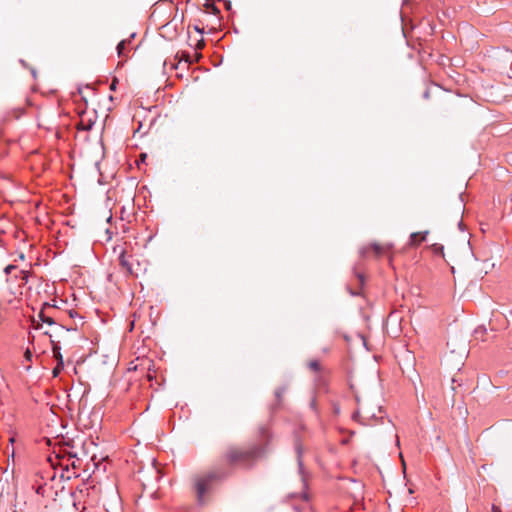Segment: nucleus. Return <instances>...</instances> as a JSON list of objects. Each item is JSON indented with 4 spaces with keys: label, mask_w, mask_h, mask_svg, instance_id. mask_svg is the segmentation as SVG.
I'll list each match as a JSON object with an SVG mask.
<instances>
[{
    "label": "nucleus",
    "mask_w": 512,
    "mask_h": 512,
    "mask_svg": "<svg viewBox=\"0 0 512 512\" xmlns=\"http://www.w3.org/2000/svg\"><path fill=\"white\" fill-rule=\"evenodd\" d=\"M266 451L267 444H252L246 448L229 445L220 458V461L225 464L228 469L216 468L195 480L194 486L197 503L199 505L205 503V494L208 492L213 482L226 479L232 473V469L236 467L244 469L253 468L257 461L266 454Z\"/></svg>",
    "instance_id": "1"
},
{
    "label": "nucleus",
    "mask_w": 512,
    "mask_h": 512,
    "mask_svg": "<svg viewBox=\"0 0 512 512\" xmlns=\"http://www.w3.org/2000/svg\"><path fill=\"white\" fill-rule=\"evenodd\" d=\"M118 260L120 270L125 276L138 277L141 273L146 272L145 261H141L136 255L128 253L126 250L120 253Z\"/></svg>",
    "instance_id": "2"
},
{
    "label": "nucleus",
    "mask_w": 512,
    "mask_h": 512,
    "mask_svg": "<svg viewBox=\"0 0 512 512\" xmlns=\"http://www.w3.org/2000/svg\"><path fill=\"white\" fill-rule=\"evenodd\" d=\"M99 501L106 511L114 509L120 505V495L115 483L111 482L105 489L100 490Z\"/></svg>",
    "instance_id": "3"
},
{
    "label": "nucleus",
    "mask_w": 512,
    "mask_h": 512,
    "mask_svg": "<svg viewBox=\"0 0 512 512\" xmlns=\"http://www.w3.org/2000/svg\"><path fill=\"white\" fill-rule=\"evenodd\" d=\"M55 476V471H36L31 478L32 487L35 489V492L43 497L47 496L48 492L46 480H53Z\"/></svg>",
    "instance_id": "4"
},
{
    "label": "nucleus",
    "mask_w": 512,
    "mask_h": 512,
    "mask_svg": "<svg viewBox=\"0 0 512 512\" xmlns=\"http://www.w3.org/2000/svg\"><path fill=\"white\" fill-rule=\"evenodd\" d=\"M74 448L75 447L72 446L69 450H65L64 456L62 457H60L59 455L56 456V459L59 461V465L61 467L65 466V470L67 472L69 465H71L73 469H79L83 462L82 456L86 455L84 451H81V453H79L78 451H75Z\"/></svg>",
    "instance_id": "5"
},
{
    "label": "nucleus",
    "mask_w": 512,
    "mask_h": 512,
    "mask_svg": "<svg viewBox=\"0 0 512 512\" xmlns=\"http://www.w3.org/2000/svg\"><path fill=\"white\" fill-rule=\"evenodd\" d=\"M56 303L50 304L48 302H45L42 305V308L38 314V318L42 323H46L48 325H55L56 319H55V312L57 309Z\"/></svg>",
    "instance_id": "6"
},
{
    "label": "nucleus",
    "mask_w": 512,
    "mask_h": 512,
    "mask_svg": "<svg viewBox=\"0 0 512 512\" xmlns=\"http://www.w3.org/2000/svg\"><path fill=\"white\" fill-rule=\"evenodd\" d=\"M382 418L383 417L377 418L374 413H368V415L366 417H362L359 410H356L352 414V419L354 421L360 423L361 425H365V426L372 425V422H371L372 419H375V421L377 422L378 420H382Z\"/></svg>",
    "instance_id": "7"
},
{
    "label": "nucleus",
    "mask_w": 512,
    "mask_h": 512,
    "mask_svg": "<svg viewBox=\"0 0 512 512\" xmlns=\"http://www.w3.org/2000/svg\"><path fill=\"white\" fill-rule=\"evenodd\" d=\"M428 231L424 232H413L410 234L409 237V246L411 247H418L422 242L426 240V237L428 235Z\"/></svg>",
    "instance_id": "8"
},
{
    "label": "nucleus",
    "mask_w": 512,
    "mask_h": 512,
    "mask_svg": "<svg viewBox=\"0 0 512 512\" xmlns=\"http://www.w3.org/2000/svg\"><path fill=\"white\" fill-rule=\"evenodd\" d=\"M295 450H296V454H297V464H298L299 473L301 475H303V473H304V464H303V460H302L303 446L299 439H296V441H295Z\"/></svg>",
    "instance_id": "9"
},
{
    "label": "nucleus",
    "mask_w": 512,
    "mask_h": 512,
    "mask_svg": "<svg viewBox=\"0 0 512 512\" xmlns=\"http://www.w3.org/2000/svg\"><path fill=\"white\" fill-rule=\"evenodd\" d=\"M370 249L373 250L376 256H381L384 253V248L378 243H372L369 247H362L359 253L362 257H366Z\"/></svg>",
    "instance_id": "10"
},
{
    "label": "nucleus",
    "mask_w": 512,
    "mask_h": 512,
    "mask_svg": "<svg viewBox=\"0 0 512 512\" xmlns=\"http://www.w3.org/2000/svg\"><path fill=\"white\" fill-rule=\"evenodd\" d=\"M95 124V121L92 118L85 119L81 116L80 121L77 123L76 127L78 131H90Z\"/></svg>",
    "instance_id": "11"
},
{
    "label": "nucleus",
    "mask_w": 512,
    "mask_h": 512,
    "mask_svg": "<svg viewBox=\"0 0 512 512\" xmlns=\"http://www.w3.org/2000/svg\"><path fill=\"white\" fill-rule=\"evenodd\" d=\"M51 343H52V351H53V354H54V358L56 359L57 363L61 365H64V360H63V356L61 354V347L59 346V344L53 340H51Z\"/></svg>",
    "instance_id": "12"
},
{
    "label": "nucleus",
    "mask_w": 512,
    "mask_h": 512,
    "mask_svg": "<svg viewBox=\"0 0 512 512\" xmlns=\"http://www.w3.org/2000/svg\"><path fill=\"white\" fill-rule=\"evenodd\" d=\"M308 368L313 371V372H321L322 371V367H321V364L318 360L316 359H313V360H310L307 364Z\"/></svg>",
    "instance_id": "13"
},
{
    "label": "nucleus",
    "mask_w": 512,
    "mask_h": 512,
    "mask_svg": "<svg viewBox=\"0 0 512 512\" xmlns=\"http://www.w3.org/2000/svg\"><path fill=\"white\" fill-rule=\"evenodd\" d=\"M286 392V388L285 387H278L276 390H275V398L277 400V405H280L281 402H282V398H283V395L285 394Z\"/></svg>",
    "instance_id": "14"
},
{
    "label": "nucleus",
    "mask_w": 512,
    "mask_h": 512,
    "mask_svg": "<svg viewBox=\"0 0 512 512\" xmlns=\"http://www.w3.org/2000/svg\"><path fill=\"white\" fill-rule=\"evenodd\" d=\"M259 434L261 436L262 439H265L267 441H269L270 437H271V433H270V430L268 427L266 426H261L259 427Z\"/></svg>",
    "instance_id": "15"
},
{
    "label": "nucleus",
    "mask_w": 512,
    "mask_h": 512,
    "mask_svg": "<svg viewBox=\"0 0 512 512\" xmlns=\"http://www.w3.org/2000/svg\"><path fill=\"white\" fill-rule=\"evenodd\" d=\"M129 40H122L117 45V53L119 57H122L124 55V50L126 47V44L129 43Z\"/></svg>",
    "instance_id": "16"
},
{
    "label": "nucleus",
    "mask_w": 512,
    "mask_h": 512,
    "mask_svg": "<svg viewBox=\"0 0 512 512\" xmlns=\"http://www.w3.org/2000/svg\"><path fill=\"white\" fill-rule=\"evenodd\" d=\"M431 249L433 250L434 254L444 256L443 245L435 243V244L431 245Z\"/></svg>",
    "instance_id": "17"
},
{
    "label": "nucleus",
    "mask_w": 512,
    "mask_h": 512,
    "mask_svg": "<svg viewBox=\"0 0 512 512\" xmlns=\"http://www.w3.org/2000/svg\"><path fill=\"white\" fill-rule=\"evenodd\" d=\"M206 8L211 11L214 15L220 14V9L214 3H206Z\"/></svg>",
    "instance_id": "18"
},
{
    "label": "nucleus",
    "mask_w": 512,
    "mask_h": 512,
    "mask_svg": "<svg viewBox=\"0 0 512 512\" xmlns=\"http://www.w3.org/2000/svg\"><path fill=\"white\" fill-rule=\"evenodd\" d=\"M63 369H64V365L60 366V364L57 363L56 366L52 370L53 377H58Z\"/></svg>",
    "instance_id": "19"
},
{
    "label": "nucleus",
    "mask_w": 512,
    "mask_h": 512,
    "mask_svg": "<svg viewBox=\"0 0 512 512\" xmlns=\"http://www.w3.org/2000/svg\"><path fill=\"white\" fill-rule=\"evenodd\" d=\"M310 408L316 413L319 414L318 408H317V400L315 397H313L310 401Z\"/></svg>",
    "instance_id": "20"
},
{
    "label": "nucleus",
    "mask_w": 512,
    "mask_h": 512,
    "mask_svg": "<svg viewBox=\"0 0 512 512\" xmlns=\"http://www.w3.org/2000/svg\"><path fill=\"white\" fill-rule=\"evenodd\" d=\"M16 278L20 277L26 283L28 280V273L24 270L19 271V275H15Z\"/></svg>",
    "instance_id": "21"
},
{
    "label": "nucleus",
    "mask_w": 512,
    "mask_h": 512,
    "mask_svg": "<svg viewBox=\"0 0 512 512\" xmlns=\"http://www.w3.org/2000/svg\"><path fill=\"white\" fill-rule=\"evenodd\" d=\"M17 269V266L13 265V264H9L7 265L5 268H4V273L6 275H9L13 270H16Z\"/></svg>",
    "instance_id": "22"
},
{
    "label": "nucleus",
    "mask_w": 512,
    "mask_h": 512,
    "mask_svg": "<svg viewBox=\"0 0 512 512\" xmlns=\"http://www.w3.org/2000/svg\"><path fill=\"white\" fill-rule=\"evenodd\" d=\"M354 274L358 278L360 286L362 287L364 285V275L361 272H358L356 269L354 271Z\"/></svg>",
    "instance_id": "23"
},
{
    "label": "nucleus",
    "mask_w": 512,
    "mask_h": 512,
    "mask_svg": "<svg viewBox=\"0 0 512 512\" xmlns=\"http://www.w3.org/2000/svg\"><path fill=\"white\" fill-rule=\"evenodd\" d=\"M332 409H333V413L335 415H339L340 414V405L336 402H333L332 403Z\"/></svg>",
    "instance_id": "24"
},
{
    "label": "nucleus",
    "mask_w": 512,
    "mask_h": 512,
    "mask_svg": "<svg viewBox=\"0 0 512 512\" xmlns=\"http://www.w3.org/2000/svg\"><path fill=\"white\" fill-rule=\"evenodd\" d=\"M32 357H33L32 352H31L29 349H27V350L25 351V353H24V358H25L27 361H31Z\"/></svg>",
    "instance_id": "25"
},
{
    "label": "nucleus",
    "mask_w": 512,
    "mask_h": 512,
    "mask_svg": "<svg viewBox=\"0 0 512 512\" xmlns=\"http://www.w3.org/2000/svg\"><path fill=\"white\" fill-rule=\"evenodd\" d=\"M203 47H204V40L203 39L198 40L197 43L195 44V49L200 50Z\"/></svg>",
    "instance_id": "26"
},
{
    "label": "nucleus",
    "mask_w": 512,
    "mask_h": 512,
    "mask_svg": "<svg viewBox=\"0 0 512 512\" xmlns=\"http://www.w3.org/2000/svg\"><path fill=\"white\" fill-rule=\"evenodd\" d=\"M118 84V80L114 78L110 83V90L114 91L116 89V86Z\"/></svg>",
    "instance_id": "27"
},
{
    "label": "nucleus",
    "mask_w": 512,
    "mask_h": 512,
    "mask_svg": "<svg viewBox=\"0 0 512 512\" xmlns=\"http://www.w3.org/2000/svg\"><path fill=\"white\" fill-rule=\"evenodd\" d=\"M146 158H147V155L145 153L140 154V158H139V161H137V165L139 166L140 162L144 163Z\"/></svg>",
    "instance_id": "28"
},
{
    "label": "nucleus",
    "mask_w": 512,
    "mask_h": 512,
    "mask_svg": "<svg viewBox=\"0 0 512 512\" xmlns=\"http://www.w3.org/2000/svg\"><path fill=\"white\" fill-rule=\"evenodd\" d=\"M492 512H502L501 508L495 504L492 505Z\"/></svg>",
    "instance_id": "29"
},
{
    "label": "nucleus",
    "mask_w": 512,
    "mask_h": 512,
    "mask_svg": "<svg viewBox=\"0 0 512 512\" xmlns=\"http://www.w3.org/2000/svg\"><path fill=\"white\" fill-rule=\"evenodd\" d=\"M194 30L200 34H203L204 33V29L203 28H200L199 26H194Z\"/></svg>",
    "instance_id": "30"
},
{
    "label": "nucleus",
    "mask_w": 512,
    "mask_h": 512,
    "mask_svg": "<svg viewBox=\"0 0 512 512\" xmlns=\"http://www.w3.org/2000/svg\"><path fill=\"white\" fill-rule=\"evenodd\" d=\"M423 97H424L425 99H428V98L430 97V91H429V89H428V88L424 91V93H423Z\"/></svg>",
    "instance_id": "31"
},
{
    "label": "nucleus",
    "mask_w": 512,
    "mask_h": 512,
    "mask_svg": "<svg viewBox=\"0 0 512 512\" xmlns=\"http://www.w3.org/2000/svg\"><path fill=\"white\" fill-rule=\"evenodd\" d=\"M76 315H77V312H76L75 310H70V311H69V316H70L71 318H74Z\"/></svg>",
    "instance_id": "32"
},
{
    "label": "nucleus",
    "mask_w": 512,
    "mask_h": 512,
    "mask_svg": "<svg viewBox=\"0 0 512 512\" xmlns=\"http://www.w3.org/2000/svg\"><path fill=\"white\" fill-rule=\"evenodd\" d=\"M349 293H350L351 295H353V296H357V295H359V294H360L359 292H357V291H353V290H351L350 288H349Z\"/></svg>",
    "instance_id": "33"
},
{
    "label": "nucleus",
    "mask_w": 512,
    "mask_h": 512,
    "mask_svg": "<svg viewBox=\"0 0 512 512\" xmlns=\"http://www.w3.org/2000/svg\"><path fill=\"white\" fill-rule=\"evenodd\" d=\"M180 63V61L178 63H171V69H177L178 67V64Z\"/></svg>",
    "instance_id": "34"
},
{
    "label": "nucleus",
    "mask_w": 512,
    "mask_h": 512,
    "mask_svg": "<svg viewBox=\"0 0 512 512\" xmlns=\"http://www.w3.org/2000/svg\"><path fill=\"white\" fill-rule=\"evenodd\" d=\"M225 6H226V9H228V10H229V9L231 8V2H230V1H227V2L225 3Z\"/></svg>",
    "instance_id": "35"
},
{
    "label": "nucleus",
    "mask_w": 512,
    "mask_h": 512,
    "mask_svg": "<svg viewBox=\"0 0 512 512\" xmlns=\"http://www.w3.org/2000/svg\"><path fill=\"white\" fill-rule=\"evenodd\" d=\"M48 461L51 463V467L54 468L56 464L51 460L50 457L48 458Z\"/></svg>",
    "instance_id": "36"
},
{
    "label": "nucleus",
    "mask_w": 512,
    "mask_h": 512,
    "mask_svg": "<svg viewBox=\"0 0 512 512\" xmlns=\"http://www.w3.org/2000/svg\"><path fill=\"white\" fill-rule=\"evenodd\" d=\"M19 259H24V254L22 253L20 256H19Z\"/></svg>",
    "instance_id": "37"
}]
</instances>
